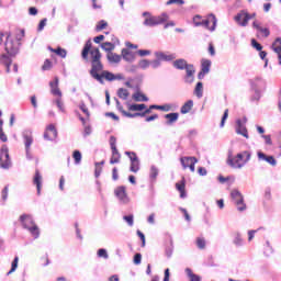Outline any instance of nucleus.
I'll use <instances>...</instances> for the list:
<instances>
[{"instance_id":"obj_13","label":"nucleus","mask_w":281,"mask_h":281,"mask_svg":"<svg viewBox=\"0 0 281 281\" xmlns=\"http://www.w3.org/2000/svg\"><path fill=\"white\" fill-rule=\"evenodd\" d=\"M114 194L119 199L120 203H123V205H126L127 203L131 202V199L128 198V194L126 193V187H124V186L117 187L114 190Z\"/></svg>"},{"instance_id":"obj_26","label":"nucleus","mask_w":281,"mask_h":281,"mask_svg":"<svg viewBox=\"0 0 281 281\" xmlns=\"http://www.w3.org/2000/svg\"><path fill=\"white\" fill-rule=\"evenodd\" d=\"M233 245L235 247H243L245 245V239H243V235L239 232L233 233Z\"/></svg>"},{"instance_id":"obj_2","label":"nucleus","mask_w":281,"mask_h":281,"mask_svg":"<svg viewBox=\"0 0 281 281\" xmlns=\"http://www.w3.org/2000/svg\"><path fill=\"white\" fill-rule=\"evenodd\" d=\"M172 67H175V69H179L180 71L186 70L184 82L187 85H192V82H194V74H196L194 65L188 64V60L183 58H179L173 60Z\"/></svg>"},{"instance_id":"obj_63","label":"nucleus","mask_w":281,"mask_h":281,"mask_svg":"<svg viewBox=\"0 0 281 281\" xmlns=\"http://www.w3.org/2000/svg\"><path fill=\"white\" fill-rule=\"evenodd\" d=\"M265 199H266V201H271V199H272L271 187H267L265 189Z\"/></svg>"},{"instance_id":"obj_56","label":"nucleus","mask_w":281,"mask_h":281,"mask_svg":"<svg viewBox=\"0 0 281 281\" xmlns=\"http://www.w3.org/2000/svg\"><path fill=\"white\" fill-rule=\"evenodd\" d=\"M266 247H267L265 250L266 256L273 254V247L271 246V243L269 240L266 241Z\"/></svg>"},{"instance_id":"obj_37","label":"nucleus","mask_w":281,"mask_h":281,"mask_svg":"<svg viewBox=\"0 0 281 281\" xmlns=\"http://www.w3.org/2000/svg\"><path fill=\"white\" fill-rule=\"evenodd\" d=\"M210 67H212V61L210 59H204L202 61L201 71H203V74H210Z\"/></svg>"},{"instance_id":"obj_11","label":"nucleus","mask_w":281,"mask_h":281,"mask_svg":"<svg viewBox=\"0 0 281 281\" xmlns=\"http://www.w3.org/2000/svg\"><path fill=\"white\" fill-rule=\"evenodd\" d=\"M234 21L239 27H247V25H249V12L247 10H240L234 16Z\"/></svg>"},{"instance_id":"obj_31","label":"nucleus","mask_w":281,"mask_h":281,"mask_svg":"<svg viewBox=\"0 0 281 281\" xmlns=\"http://www.w3.org/2000/svg\"><path fill=\"white\" fill-rule=\"evenodd\" d=\"M157 177H159V168L153 165L149 169V179L151 183H155V181H157Z\"/></svg>"},{"instance_id":"obj_64","label":"nucleus","mask_w":281,"mask_h":281,"mask_svg":"<svg viewBox=\"0 0 281 281\" xmlns=\"http://www.w3.org/2000/svg\"><path fill=\"white\" fill-rule=\"evenodd\" d=\"M134 265H142V254L137 252L134 255Z\"/></svg>"},{"instance_id":"obj_34","label":"nucleus","mask_w":281,"mask_h":281,"mask_svg":"<svg viewBox=\"0 0 281 281\" xmlns=\"http://www.w3.org/2000/svg\"><path fill=\"white\" fill-rule=\"evenodd\" d=\"M184 272L190 281H201V277H199V274H194V272H192V269L186 268Z\"/></svg>"},{"instance_id":"obj_53","label":"nucleus","mask_w":281,"mask_h":281,"mask_svg":"<svg viewBox=\"0 0 281 281\" xmlns=\"http://www.w3.org/2000/svg\"><path fill=\"white\" fill-rule=\"evenodd\" d=\"M79 109L80 111H82V113H85V115H87L88 117H90L91 113H89V109L87 108V104H85L83 101H81L79 103Z\"/></svg>"},{"instance_id":"obj_40","label":"nucleus","mask_w":281,"mask_h":281,"mask_svg":"<svg viewBox=\"0 0 281 281\" xmlns=\"http://www.w3.org/2000/svg\"><path fill=\"white\" fill-rule=\"evenodd\" d=\"M133 100H135V102H148V97L139 92H136L133 94Z\"/></svg>"},{"instance_id":"obj_4","label":"nucleus","mask_w":281,"mask_h":281,"mask_svg":"<svg viewBox=\"0 0 281 281\" xmlns=\"http://www.w3.org/2000/svg\"><path fill=\"white\" fill-rule=\"evenodd\" d=\"M20 223L23 227V229H27L30 234L33 236V238H38L41 236V231L38 229V226L34 222V217L30 214H23L20 216Z\"/></svg>"},{"instance_id":"obj_12","label":"nucleus","mask_w":281,"mask_h":281,"mask_svg":"<svg viewBox=\"0 0 281 281\" xmlns=\"http://www.w3.org/2000/svg\"><path fill=\"white\" fill-rule=\"evenodd\" d=\"M125 155L131 161V172H139V158L137 157V154H135V151H125Z\"/></svg>"},{"instance_id":"obj_59","label":"nucleus","mask_w":281,"mask_h":281,"mask_svg":"<svg viewBox=\"0 0 281 281\" xmlns=\"http://www.w3.org/2000/svg\"><path fill=\"white\" fill-rule=\"evenodd\" d=\"M8 192H9V188L4 187L2 190V205H5V201H8Z\"/></svg>"},{"instance_id":"obj_41","label":"nucleus","mask_w":281,"mask_h":281,"mask_svg":"<svg viewBox=\"0 0 281 281\" xmlns=\"http://www.w3.org/2000/svg\"><path fill=\"white\" fill-rule=\"evenodd\" d=\"M194 93L196 98H203V82L199 81L195 86Z\"/></svg>"},{"instance_id":"obj_15","label":"nucleus","mask_w":281,"mask_h":281,"mask_svg":"<svg viewBox=\"0 0 281 281\" xmlns=\"http://www.w3.org/2000/svg\"><path fill=\"white\" fill-rule=\"evenodd\" d=\"M252 27L257 31V34H261L263 38H269V36H271V31H269V27H262V23H260L258 20L252 22Z\"/></svg>"},{"instance_id":"obj_17","label":"nucleus","mask_w":281,"mask_h":281,"mask_svg":"<svg viewBox=\"0 0 281 281\" xmlns=\"http://www.w3.org/2000/svg\"><path fill=\"white\" fill-rule=\"evenodd\" d=\"M24 148L32 149V144H34V136H32L31 130H26L22 133Z\"/></svg>"},{"instance_id":"obj_24","label":"nucleus","mask_w":281,"mask_h":281,"mask_svg":"<svg viewBox=\"0 0 281 281\" xmlns=\"http://www.w3.org/2000/svg\"><path fill=\"white\" fill-rule=\"evenodd\" d=\"M33 183L36 186L37 194H41V188L43 186V176H41V171L36 170L35 176L33 178Z\"/></svg>"},{"instance_id":"obj_47","label":"nucleus","mask_w":281,"mask_h":281,"mask_svg":"<svg viewBox=\"0 0 281 281\" xmlns=\"http://www.w3.org/2000/svg\"><path fill=\"white\" fill-rule=\"evenodd\" d=\"M98 258H103L104 260H109V252L104 248H100L97 252Z\"/></svg>"},{"instance_id":"obj_45","label":"nucleus","mask_w":281,"mask_h":281,"mask_svg":"<svg viewBox=\"0 0 281 281\" xmlns=\"http://www.w3.org/2000/svg\"><path fill=\"white\" fill-rule=\"evenodd\" d=\"M149 67H151V69H159V67H161V61L159 58H155L153 60H149Z\"/></svg>"},{"instance_id":"obj_42","label":"nucleus","mask_w":281,"mask_h":281,"mask_svg":"<svg viewBox=\"0 0 281 281\" xmlns=\"http://www.w3.org/2000/svg\"><path fill=\"white\" fill-rule=\"evenodd\" d=\"M16 269H19V257H14V259L11 263V269L7 273V276H11V273H14V271H16Z\"/></svg>"},{"instance_id":"obj_57","label":"nucleus","mask_w":281,"mask_h":281,"mask_svg":"<svg viewBox=\"0 0 281 281\" xmlns=\"http://www.w3.org/2000/svg\"><path fill=\"white\" fill-rule=\"evenodd\" d=\"M262 139H265V145L266 146H272L273 142L271 140V135H261Z\"/></svg>"},{"instance_id":"obj_48","label":"nucleus","mask_w":281,"mask_h":281,"mask_svg":"<svg viewBox=\"0 0 281 281\" xmlns=\"http://www.w3.org/2000/svg\"><path fill=\"white\" fill-rule=\"evenodd\" d=\"M104 166V161L101 162H95V170H94V176L98 179V177H100V175H102V167Z\"/></svg>"},{"instance_id":"obj_50","label":"nucleus","mask_w":281,"mask_h":281,"mask_svg":"<svg viewBox=\"0 0 281 281\" xmlns=\"http://www.w3.org/2000/svg\"><path fill=\"white\" fill-rule=\"evenodd\" d=\"M54 102L56 103L57 109H59L61 113H65V103L63 102V98H57Z\"/></svg>"},{"instance_id":"obj_44","label":"nucleus","mask_w":281,"mask_h":281,"mask_svg":"<svg viewBox=\"0 0 281 281\" xmlns=\"http://www.w3.org/2000/svg\"><path fill=\"white\" fill-rule=\"evenodd\" d=\"M145 109H146V104L144 103H140V104L135 103L130 105L128 108L130 111H144Z\"/></svg>"},{"instance_id":"obj_3","label":"nucleus","mask_w":281,"mask_h":281,"mask_svg":"<svg viewBox=\"0 0 281 281\" xmlns=\"http://www.w3.org/2000/svg\"><path fill=\"white\" fill-rule=\"evenodd\" d=\"M249 161H251V151L249 150H244L237 154L235 157L228 156L227 159L228 166H231V168H235L236 170L245 168Z\"/></svg>"},{"instance_id":"obj_25","label":"nucleus","mask_w":281,"mask_h":281,"mask_svg":"<svg viewBox=\"0 0 281 281\" xmlns=\"http://www.w3.org/2000/svg\"><path fill=\"white\" fill-rule=\"evenodd\" d=\"M101 81L100 85H104V79L108 80V82H113V80H115V75L111 71L108 70H103L101 74Z\"/></svg>"},{"instance_id":"obj_18","label":"nucleus","mask_w":281,"mask_h":281,"mask_svg":"<svg viewBox=\"0 0 281 281\" xmlns=\"http://www.w3.org/2000/svg\"><path fill=\"white\" fill-rule=\"evenodd\" d=\"M149 108L151 109V111L156 110V111H164L165 113H168L169 111H175V109H177V105L175 103H166L162 105L153 104V105H149Z\"/></svg>"},{"instance_id":"obj_21","label":"nucleus","mask_w":281,"mask_h":281,"mask_svg":"<svg viewBox=\"0 0 281 281\" xmlns=\"http://www.w3.org/2000/svg\"><path fill=\"white\" fill-rule=\"evenodd\" d=\"M115 45H120V40L115 37L113 42H105L100 45L101 48H103L104 52H108V54H111L113 49H115Z\"/></svg>"},{"instance_id":"obj_35","label":"nucleus","mask_w":281,"mask_h":281,"mask_svg":"<svg viewBox=\"0 0 281 281\" xmlns=\"http://www.w3.org/2000/svg\"><path fill=\"white\" fill-rule=\"evenodd\" d=\"M271 49L273 53H280L281 52V37H277L274 42L272 43Z\"/></svg>"},{"instance_id":"obj_5","label":"nucleus","mask_w":281,"mask_h":281,"mask_svg":"<svg viewBox=\"0 0 281 281\" xmlns=\"http://www.w3.org/2000/svg\"><path fill=\"white\" fill-rule=\"evenodd\" d=\"M216 15L209 14L205 20L201 15L193 16V25L195 27H205L206 30H210V32H214L216 30Z\"/></svg>"},{"instance_id":"obj_29","label":"nucleus","mask_w":281,"mask_h":281,"mask_svg":"<svg viewBox=\"0 0 281 281\" xmlns=\"http://www.w3.org/2000/svg\"><path fill=\"white\" fill-rule=\"evenodd\" d=\"M176 189L180 192V199H186V178H183L181 182L176 183Z\"/></svg>"},{"instance_id":"obj_55","label":"nucleus","mask_w":281,"mask_h":281,"mask_svg":"<svg viewBox=\"0 0 281 281\" xmlns=\"http://www.w3.org/2000/svg\"><path fill=\"white\" fill-rule=\"evenodd\" d=\"M109 25V23H106V21L101 20L98 24H97V32H101V30L106 29V26Z\"/></svg>"},{"instance_id":"obj_32","label":"nucleus","mask_w":281,"mask_h":281,"mask_svg":"<svg viewBox=\"0 0 281 281\" xmlns=\"http://www.w3.org/2000/svg\"><path fill=\"white\" fill-rule=\"evenodd\" d=\"M194 160H196V157H189V156H186V157L180 158L181 166L184 168V170H186L187 168H189L190 165H191Z\"/></svg>"},{"instance_id":"obj_39","label":"nucleus","mask_w":281,"mask_h":281,"mask_svg":"<svg viewBox=\"0 0 281 281\" xmlns=\"http://www.w3.org/2000/svg\"><path fill=\"white\" fill-rule=\"evenodd\" d=\"M72 158L75 159V166H80V164L82 162V154L80 153V150H75L72 153Z\"/></svg>"},{"instance_id":"obj_58","label":"nucleus","mask_w":281,"mask_h":281,"mask_svg":"<svg viewBox=\"0 0 281 281\" xmlns=\"http://www.w3.org/2000/svg\"><path fill=\"white\" fill-rule=\"evenodd\" d=\"M53 65L52 61L49 59H46L44 61V65L42 66L43 71H49V69H52Z\"/></svg>"},{"instance_id":"obj_27","label":"nucleus","mask_w":281,"mask_h":281,"mask_svg":"<svg viewBox=\"0 0 281 281\" xmlns=\"http://www.w3.org/2000/svg\"><path fill=\"white\" fill-rule=\"evenodd\" d=\"M106 58L111 65H117L122 61V55H119L116 53H108Z\"/></svg>"},{"instance_id":"obj_7","label":"nucleus","mask_w":281,"mask_h":281,"mask_svg":"<svg viewBox=\"0 0 281 281\" xmlns=\"http://www.w3.org/2000/svg\"><path fill=\"white\" fill-rule=\"evenodd\" d=\"M231 199L236 205L238 212H245L247 210V204H245V198L243 196V193L238 191V189H235L231 192Z\"/></svg>"},{"instance_id":"obj_9","label":"nucleus","mask_w":281,"mask_h":281,"mask_svg":"<svg viewBox=\"0 0 281 281\" xmlns=\"http://www.w3.org/2000/svg\"><path fill=\"white\" fill-rule=\"evenodd\" d=\"M166 21H168V14L162 13L158 16L146 18L143 22V25H145L146 27H155L157 25H161V23H166Z\"/></svg>"},{"instance_id":"obj_51","label":"nucleus","mask_w":281,"mask_h":281,"mask_svg":"<svg viewBox=\"0 0 281 281\" xmlns=\"http://www.w3.org/2000/svg\"><path fill=\"white\" fill-rule=\"evenodd\" d=\"M123 115L124 117H144V113H140V112H136V113H131V112H126V111H123Z\"/></svg>"},{"instance_id":"obj_22","label":"nucleus","mask_w":281,"mask_h":281,"mask_svg":"<svg viewBox=\"0 0 281 281\" xmlns=\"http://www.w3.org/2000/svg\"><path fill=\"white\" fill-rule=\"evenodd\" d=\"M267 83L263 81L262 77H256L255 79L250 80L251 90H260Z\"/></svg>"},{"instance_id":"obj_19","label":"nucleus","mask_w":281,"mask_h":281,"mask_svg":"<svg viewBox=\"0 0 281 281\" xmlns=\"http://www.w3.org/2000/svg\"><path fill=\"white\" fill-rule=\"evenodd\" d=\"M236 133L237 135H241L243 137H246V139H249V132H247V126H245V123L240 119L236 121Z\"/></svg>"},{"instance_id":"obj_8","label":"nucleus","mask_w":281,"mask_h":281,"mask_svg":"<svg viewBox=\"0 0 281 281\" xmlns=\"http://www.w3.org/2000/svg\"><path fill=\"white\" fill-rule=\"evenodd\" d=\"M0 168H2V170H10V168H12L8 145H2L0 149Z\"/></svg>"},{"instance_id":"obj_1","label":"nucleus","mask_w":281,"mask_h":281,"mask_svg":"<svg viewBox=\"0 0 281 281\" xmlns=\"http://www.w3.org/2000/svg\"><path fill=\"white\" fill-rule=\"evenodd\" d=\"M91 40H88L83 46V49L81 52V57L83 60H87L89 58V53L91 56V69H90V76L98 82H102V76L98 74L99 71H103L104 65H102V53H100V48H92Z\"/></svg>"},{"instance_id":"obj_36","label":"nucleus","mask_w":281,"mask_h":281,"mask_svg":"<svg viewBox=\"0 0 281 281\" xmlns=\"http://www.w3.org/2000/svg\"><path fill=\"white\" fill-rule=\"evenodd\" d=\"M128 95H131V93L125 88H120L117 90V97L121 100H128Z\"/></svg>"},{"instance_id":"obj_60","label":"nucleus","mask_w":281,"mask_h":281,"mask_svg":"<svg viewBox=\"0 0 281 281\" xmlns=\"http://www.w3.org/2000/svg\"><path fill=\"white\" fill-rule=\"evenodd\" d=\"M251 46L257 49V52H262V45L256 40H251Z\"/></svg>"},{"instance_id":"obj_33","label":"nucleus","mask_w":281,"mask_h":281,"mask_svg":"<svg viewBox=\"0 0 281 281\" xmlns=\"http://www.w3.org/2000/svg\"><path fill=\"white\" fill-rule=\"evenodd\" d=\"M0 63L5 66L7 74H10V66L12 65V59L8 55H2L0 57Z\"/></svg>"},{"instance_id":"obj_14","label":"nucleus","mask_w":281,"mask_h":281,"mask_svg":"<svg viewBox=\"0 0 281 281\" xmlns=\"http://www.w3.org/2000/svg\"><path fill=\"white\" fill-rule=\"evenodd\" d=\"M155 58H159L160 63H172V60H176L177 54L171 53H164L161 50H157L154 53Z\"/></svg>"},{"instance_id":"obj_30","label":"nucleus","mask_w":281,"mask_h":281,"mask_svg":"<svg viewBox=\"0 0 281 281\" xmlns=\"http://www.w3.org/2000/svg\"><path fill=\"white\" fill-rule=\"evenodd\" d=\"M192 106H194V101L189 100L187 101L180 109V113H182V115H186L188 113H190V111H192Z\"/></svg>"},{"instance_id":"obj_6","label":"nucleus","mask_w":281,"mask_h":281,"mask_svg":"<svg viewBox=\"0 0 281 281\" xmlns=\"http://www.w3.org/2000/svg\"><path fill=\"white\" fill-rule=\"evenodd\" d=\"M19 41H21V36L16 37V41L10 37V35L7 36V41L4 43V49L7 54H9V56H16V54H19V47L21 45Z\"/></svg>"},{"instance_id":"obj_61","label":"nucleus","mask_w":281,"mask_h":281,"mask_svg":"<svg viewBox=\"0 0 281 281\" xmlns=\"http://www.w3.org/2000/svg\"><path fill=\"white\" fill-rule=\"evenodd\" d=\"M45 25H47V19L41 20L38 26H37V32H43L45 30Z\"/></svg>"},{"instance_id":"obj_16","label":"nucleus","mask_w":281,"mask_h":281,"mask_svg":"<svg viewBox=\"0 0 281 281\" xmlns=\"http://www.w3.org/2000/svg\"><path fill=\"white\" fill-rule=\"evenodd\" d=\"M58 137V131L54 124H49L44 133V139L47 142H54Z\"/></svg>"},{"instance_id":"obj_20","label":"nucleus","mask_w":281,"mask_h":281,"mask_svg":"<svg viewBox=\"0 0 281 281\" xmlns=\"http://www.w3.org/2000/svg\"><path fill=\"white\" fill-rule=\"evenodd\" d=\"M257 156H258L259 161H267V164H269L270 166H273V167L278 166V160H276V158L273 156H267L262 151H258Z\"/></svg>"},{"instance_id":"obj_23","label":"nucleus","mask_w":281,"mask_h":281,"mask_svg":"<svg viewBox=\"0 0 281 281\" xmlns=\"http://www.w3.org/2000/svg\"><path fill=\"white\" fill-rule=\"evenodd\" d=\"M122 58L126 63H134L135 61V53L128 50V48H123L122 52Z\"/></svg>"},{"instance_id":"obj_28","label":"nucleus","mask_w":281,"mask_h":281,"mask_svg":"<svg viewBox=\"0 0 281 281\" xmlns=\"http://www.w3.org/2000/svg\"><path fill=\"white\" fill-rule=\"evenodd\" d=\"M165 120H167L166 121L167 126H172V124H175V122L179 120V113L171 112L169 114H166Z\"/></svg>"},{"instance_id":"obj_38","label":"nucleus","mask_w":281,"mask_h":281,"mask_svg":"<svg viewBox=\"0 0 281 281\" xmlns=\"http://www.w3.org/2000/svg\"><path fill=\"white\" fill-rule=\"evenodd\" d=\"M53 54H56L60 58H67V49L63 47H57L55 49H52Z\"/></svg>"},{"instance_id":"obj_54","label":"nucleus","mask_w":281,"mask_h":281,"mask_svg":"<svg viewBox=\"0 0 281 281\" xmlns=\"http://www.w3.org/2000/svg\"><path fill=\"white\" fill-rule=\"evenodd\" d=\"M175 251V246L172 244V239L170 240V246L166 248L167 258H172V254Z\"/></svg>"},{"instance_id":"obj_49","label":"nucleus","mask_w":281,"mask_h":281,"mask_svg":"<svg viewBox=\"0 0 281 281\" xmlns=\"http://www.w3.org/2000/svg\"><path fill=\"white\" fill-rule=\"evenodd\" d=\"M138 67H139V69H144V70L148 69V67H150V60H148V59L139 60Z\"/></svg>"},{"instance_id":"obj_46","label":"nucleus","mask_w":281,"mask_h":281,"mask_svg":"<svg viewBox=\"0 0 281 281\" xmlns=\"http://www.w3.org/2000/svg\"><path fill=\"white\" fill-rule=\"evenodd\" d=\"M123 221H125V223H127V225H128L130 227H133V225H135V220H134L133 214H131V215H124V216H123Z\"/></svg>"},{"instance_id":"obj_43","label":"nucleus","mask_w":281,"mask_h":281,"mask_svg":"<svg viewBox=\"0 0 281 281\" xmlns=\"http://www.w3.org/2000/svg\"><path fill=\"white\" fill-rule=\"evenodd\" d=\"M195 245H196L198 249H205L207 243L205 241V238H203V237H198V238L195 239Z\"/></svg>"},{"instance_id":"obj_10","label":"nucleus","mask_w":281,"mask_h":281,"mask_svg":"<svg viewBox=\"0 0 281 281\" xmlns=\"http://www.w3.org/2000/svg\"><path fill=\"white\" fill-rule=\"evenodd\" d=\"M117 138L115 136H110V147L112 150V157L110 159V164H120V159L122 158V155L117 150Z\"/></svg>"},{"instance_id":"obj_52","label":"nucleus","mask_w":281,"mask_h":281,"mask_svg":"<svg viewBox=\"0 0 281 281\" xmlns=\"http://www.w3.org/2000/svg\"><path fill=\"white\" fill-rule=\"evenodd\" d=\"M0 140L8 142V136L3 132V120L0 119Z\"/></svg>"},{"instance_id":"obj_62","label":"nucleus","mask_w":281,"mask_h":281,"mask_svg":"<svg viewBox=\"0 0 281 281\" xmlns=\"http://www.w3.org/2000/svg\"><path fill=\"white\" fill-rule=\"evenodd\" d=\"M252 91H255V93L252 94L251 100L252 102H258V100H260L261 98V92L260 90H252Z\"/></svg>"}]
</instances>
